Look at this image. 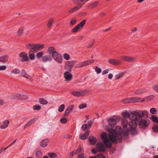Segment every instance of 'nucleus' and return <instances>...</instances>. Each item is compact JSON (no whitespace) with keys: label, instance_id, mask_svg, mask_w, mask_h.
Returning <instances> with one entry per match:
<instances>
[{"label":"nucleus","instance_id":"0e129e2a","mask_svg":"<svg viewBox=\"0 0 158 158\" xmlns=\"http://www.w3.org/2000/svg\"><path fill=\"white\" fill-rule=\"evenodd\" d=\"M127 56H122L121 57V59L123 60L127 61Z\"/></svg>","mask_w":158,"mask_h":158},{"label":"nucleus","instance_id":"58836bf2","mask_svg":"<svg viewBox=\"0 0 158 158\" xmlns=\"http://www.w3.org/2000/svg\"><path fill=\"white\" fill-rule=\"evenodd\" d=\"M43 54L44 52H40L37 53L36 56L38 58H40L42 57Z\"/></svg>","mask_w":158,"mask_h":158},{"label":"nucleus","instance_id":"9b49d317","mask_svg":"<svg viewBox=\"0 0 158 158\" xmlns=\"http://www.w3.org/2000/svg\"><path fill=\"white\" fill-rule=\"evenodd\" d=\"M108 62L110 64L115 65H120L122 63L120 60L116 59H110L108 60Z\"/></svg>","mask_w":158,"mask_h":158},{"label":"nucleus","instance_id":"37998d69","mask_svg":"<svg viewBox=\"0 0 158 158\" xmlns=\"http://www.w3.org/2000/svg\"><path fill=\"white\" fill-rule=\"evenodd\" d=\"M64 58L67 60H68L70 59V56L68 53H64L63 55Z\"/></svg>","mask_w":158,"mask_h":158},{"label":"nucleus","instance_id":"a19ab883","mask_svg":"<svg viewBox=\"0 0 158 158\" xmlns=\"http://www.w3.org/2000/svg\"><path fill=\"white\" fill-rule=\"evenodd\" d=\"M33 109L34 110H40L41 109V106L37 104L33 106Z\"/></svg>","mask_w":158,"mask_h":158},{"label":"nucleus","instance_id":"13d9d810","mask_svg":"<svg viewBox=\"0 0 158 158\" xmlns=\"http://www.w3.org/2000/svg\"><path fill=\"white\" fill-rule=\"evenodd\" d=\"M96 157V158H105V156L101 153H99Z\"/></svg>","mask_w":158,"mask_h":158},{"label":"nucleus","instance_id":"2f4dec72","mask_svg":"<svg viewBox=\"0 0 158 158\" xmlns=\"http://www.w3.org/2000/svg\"><path fill=\"white\" fill-rule=\"evenodd\" d=\"M86 2L85 0H79L78 5L77 6L80 7V8H81L83 6Z\"/></svg>","mask_w":158,"mask_h":158},{"label":"nucleus","instance_id":"79ce46f5","mask_svg":"<svg viewBox=\"0 0 158 158\" xmlns=\"http://www.w3.org/2000/svg\"><path fill=\"white\" fill-rule=\"evenodd\" d=\"M86 20L84 19L78 25L80 28L84 26L86 22Z\"/></svg>","mask_w":158,"mask_h":158},{"label":"nucleus","instance_id":"ea45409f","mask_svg":"<svg viewBox=\"0 0 158 158\" xmlns=\"http://www.w3.org/2000/svg\"><path fill=\"white\" fill-rule=\"evenodd\" d=\"M53 21V19L52 18L50 19L47 23V27L48 28L52 26Z\"/></svg>","mask_w":158,"mask_h":158},{"label":"nucleus","instance_id":"e2e57ef3","mask_svg":"<svg viewBox=\"0 0 158 158\" xmlns=\"http://www.w3.org/2000/svg\"><path fill=\"white\" fill-rule=\"evenodd\" d=\"M109 71V69H107L106 70H104L102 72V74L103 75H104L105 74H106Z\"/></svg>","mask_w":158,"mask_h":158},{"label":"nucleus","instance_id":"a211bd4d","mask_svg":"<svg viewBox=\"0 0 158 158\" xmlns=\"http://www.w3.org/2000/svg\"><path fill=\"white\" fill-rule=\"evenodd\" d=\"M47 50L49 54H52V56L57 52L54 47L52 46L48 47Z\"/></svg>","mask_w":158,"mask_h":158},{"label":"nucleus","instance_id":"7ed1b4c3","mask_svg":"<svg viewBox=\"0 0 158 158\" xmlns=\"http://www.w3.org/2000/svg\"><path fill=\"white\" fill-rule=\"evenodd\" d=\"M94 62V60H90L86 61H83L81 62H78L75 66V68L76 69L80 68L81 67H84L91 64Z\"/></svg>","mask_w":158,"mask_h":158},{"label":"nucleus","instance_id":"4be33fe9","mask_svg":"<svg viewBox=\"0 0 158 158\" xmlns=\"http://www.w3.org/2000/svg\"><path fill=\"white\" fill-rule=\"evenodd\" d=\"M74 107L73 105H69L67 108L65 112V115L68 114L70 112L72 111Z\"/></svg>","mask_w":158,"mask_h":158},{"label":"nucleus","instance_id":"6e6552de","mask_svg":"<svg viewBox=\"0 0 158 158\" xmlns=\"http://www.w3.org/2000/svg\"><path fill=\"white\" fill-rule=\"evenodd\" d=\"M139 99L138 97L127 98L123 99L122 101L125 104L136 103L139 102V101H138Z\"/></svg>","mask_w":158,"mask_h":158},{"label":"nucleus","instance_id":"20e7f679","mask_svg":"<svg viewBox=\"0 0 158 158\" xmlns=\"http://www.w3.org/2000/svg\"><path fill=\"white\" fill-rule=\"evenodd\" d=\"M129 125L130 127V131L131 134L133 135H137L138 131L136 129L137 126V123L135 122H130Z\"/></svg>","mask_w":158,"mask_h":158},{"label":"nucleus","instance_id":"c85d7f7f","mask_svg":"<svg viewBox=\"0 0 158 158\" xmlns=\"http://www.w3.org/2000/svg\"><path fill=\"white\" fill-rule=\"evenodd\" d=\"M139 112L142 115V118L143 117H148V112L146 110H140Z\"/></svg>","mask_w":158,"mask_h":158},{"label":"nucleus","instance_id":"c9c22d12","mask_svg":"<svg viewBox=\"0 0 158 158\" xmlns=\"http://www.w3.org/2000/svg\"><path fill=\"white\" fill-rule=\"evenodd\" d=\"M20 72V70L19 69H12L11 73L12 74H19Z\"/></svg>","mask_w":158,"mask_h":158},{"label":"nucleus","instance_id":"09e8293b","mask_svg":"<svg viewBox=\"0 0 158 158\" xmlns=\"http://www.w3.org/2000/svg\"><path fill=\"white\" fill-rule=\"evenodd\" d=\"M37 119V118H33L32 119H31L30 121L28 122L30 124V125H31V124H33Z\"/></svg>","mask_w":158,"mask_h":158},{"label":"nucleus","instance_id":"423d86ee","mask_svg":"<svg viewBox=\"0 0 158 158\" xmlns=\"http://www.w3.org/2000/svg\"><path fill=\"white\" fill-rule=\"evenodd\" d=\"M120 117L118 116H115L113 118H109L107 119L108 124L110 126L113 127L117 123V121L120 119Z\"/></svg>","mask_w":158,"mask_h":158},{"label":"nucleus","instance_id":"7c9ffc66","mask_svg":"<svg viewBox=\"0 0 158 158\" xmlns=\"http://www.w3.org/2000/svg\"><path fill=\"white\" fill-rule=\"evenodd\" d=\"M135 58L133 56H127L126 61L130 62H134Z\"/></svg>","mask_w":158,"mask_h":158},{"label":"nucleus","instance_id":"2eb2a0df","mask_svg":"<svg viewBox=\"0 0 158 158\" xmlns=\"http://www.w3.org/2000/svg\"><path fill=\"white\" fill-rule=\"evenodd\" d=\"M9 124V121L8 120H4L0 125V128L2 129H5L6 128Z\"/></svg>","mask_w":158,"mask_h":158},{"label":"nucleus","instance_id":"69168bd1","mask_svg":"<svg viewBox=\"0 0 158 158\" xmlns=\"http://www.w3.org/2000/svg\"><path fill=\"white\" fill-rule=\"evenodd\" d=\"M27 74L26 72L24 70H22L21 72V75L23 77Z\"/></svg>","mask_w":158,"mask_h":158},{"label":"nucleus","instance_id":"dca6fc26","mask_svg":"<svg viewBox=\"0 0 158 158\" xmlns=\"http://www.w3.org/2000/svg\"><path fill=\"white\" fill-rule=\"evenodd\" d=\"M97 150L98 151H103L104 150V148L103 144L102 142H99L96 145Z\"/></svg>","mask_w":158,"mask_h":158},{"label":"nucleus","instance_id":"de8ad7c7","mask_svg":"<svg viewBox=\"0 0 158 158\" xmlns=\"http://www.w3.org/2000/svg\"><path fill=\"white\" fill-rule=\"evenodd\" d=\"M79 29H80V27L77 25L76 27H75L73 28L72 30V31L73 32H76L79 30Z\"/></svg>","mask_w":158,"mask_h":158},{"label":"nucleus","instance_id":"f03ea898","mask_svg":"<svg viewBox=\"0 0 158 158\" xmlns=\"http://www.w3.org/2000/svg\"><path fill=\"white\" fill-rule=\"evenodd\" d=\"M131 114L133 115L130 117V119L131 120V122H134L137 123V122L141 119L142 115L138 111H134L132 112Z\"/></svg>","mask_w":158,"mask_h":158},{"label":"nucleus","instance_id":"c756f323","mask_svg":"<svg viewBox=\"0 0 158 158\" xmlns=\"http://www.w3.org/2000/svg\"><path fill=\"white\" fill-rule=\"evenodd\" d=\"M81 147H79L77 150L73 151L70 153V155L72 156L74 154H77L79 153L81 151Z\"/></svg>","mask_w":158,"mask_h":158},{"label":"nucleus","instance_id":"412c9836","mask_svg":"<svg viewBox=\"0 0 158 158\" xmlns=\"http://www.w3.org/2000/svg\"><path fill=\"white\" fill-rule=\"evenodd\" d=\"M98 4V2L96 1L89 4L87 6V7L89 9H93L97 7Z\"/></svg>","mask_w":158,"mask_h":158},{"label":"nucleus","instance_id":"774afa93","mask_svg":"<svg viewBox=\"0 0 158 158\" xmlns=\"http://www.w3.org/2000/svg\"><path fill=\"white\" fill-rule=\"evenodd\" d=\"M84 154L83 153H81L78 155L77 158H84Z\"/></svg>","mask_w":158,"mask_h":158},{"label":"nucleus","instance_id":"0eeeda50","mask_svg":"<svg viewBox=\"0 0 158 158\" xmlns=\"http://www.w3.org/2000/svg\"><path fill=\"white\" fill-rule=\"evenodd\" d=\"M88 92V90H84L80 91H73L71 92V94L75 97H81L85 96Z\"/></svg>","mask_w":158,"mask_h":158},{"label":"nucleus","instance_id":"f704fd0d","mask_svg":"<svg viewBox=\"0 0 158 158\" xmlns=\"http://www.w3.org/2000/svg\"><path fill=\"white\" fill-rule=\"evenodd\" d=\"M153 122L155 123L158 122V118L154 116H152L149 118Z\"/></svg>","mask_w":158,"mask_h":158},{"label":"nucleus","instance_id":"a878e982","mask_svg":"<svg viewBox=\"0 0 158 158\" xmlns=\"http://www.w3.org/2000/svg\"><path fill=\"white\" fill-rule=\"evenodd\" d=\"M146 90L144 89H141L135 90L134 93L136 94H142L143 93L146 92Z\"/></svg>","mask_w":158,"mask_h":158},{"label":"nucleus","instance_id":"5fc2aeb1","mask_svg":"<svg viewBox=\"0 0 158 158\" xmlns=\"http://www.w3.org/2000/svg\"><path fill=\"white\" fill-rule=\"evenodd\" d=\"M125 73V72H123L120 73L119 74L117 75V78L118 79L124 75Z\"/></svg>","mask_w":158,"mask_h":158},{"label":"nucleus","instance_id":"6e6d98bb","mask_svg":"<svg viewBox=\"0 0 158 158\" xmlns=\"http://www.w3.org/2000/svg\"><path fill=\"white\" fill-rule=\"evenodd\" d=\"M6 69V66L5 65L0 66V71H3L5 70Z\"/></svg>","mask_w":158,"mask_h":158},{"label":"nucleus","instance_id":"3c124183","mask_svg":"<svg viewBox=\"0 0 158 158\" xmlns=\"http://www.w3.org/2000/svg\"><path fill=\"white\" fill-rule=\"evenodd\" d=\"M24 77L28 79L31 81H33L32 78L31 76L29 75L27 73L24 76Z\"/></svg>","mask_w":158,"mask_h":158},{"label":"nucleus","instance_id":"e433bc0d","mask_svg":"<svg viewBox=\"0 0 158 158\" xmlns=\"http://www.w3.org/2000/svg\"><path fill=\"white\" fill-rule=\"evenodd\" d=\"M39 101L40 104L43 105H46L48 103V101L43 98L40 99Z\"/></svg>","mask_w":158,"mask_h":158},{"label":"nucleus","instance_id":"052dcab7","mask_svg":"<svg viewBox=\"0 0 158 158\" xmlns=\"http://www.w3.org/2000/svg\"><path fill=\"white\" fill-rule=\"evenodd\" d=\"M87 124L83 125L81 128L82 130L84 131H85L87 128Z\"/></svg>","mask_w":158,"mask_h":158},{"label":"nucleus","instance_id":"9d476101","mask_svg":"<svg viewBox=\"0 0 158 158\" xmlns=\"http://www.w3.org/2000/svg\"><path fill=\"white\" fill-rule=\"evenodd\" d=\"M149 123L144 119H141L139 122V125L141 128L144 129L149 125Z\"/></svg>","mask_w":158,"mask_h":158},{"label":"nucleus","instance_id":"bb28decb","mask_svg":"<svg viewBox=\"0 0 158 158\" xmlns=\"http://www.w3.org/2000/svg\"><path fill=\"white\" fill-rule=\"evenodd\" d=\"M80 8V7L79 6H76L75 7H73V8H71L68 11V13L69 14H71L74 11H77V10H79Z\"/></svg>","mask_w":158,"mask_h":158},{"label":"nucleus","instance_id":"8fccbe9b","mask_svg":"<svg viewBox=\"0 0 158 158\" xmlns=\"http://www.w3.org/2000/svg\"><path fill=\"white\" fill-rule=\"evenodd\" d=\"M48 155L52 158H55L56 156V155L55 153L52 152L48 153Z\"/></svg>","mask_w":158,"mask_h":158},{"label":"nucleus","instance_id":"cd10ccee","mask_svg":"<svg viewBox=\"0 0 158 158\" xmlns=\"http://www.w3.org/2000/svg\"><path fill=\"white\" fill-rule=\"evenodd\" d=\"M48 142V139L43 140L40 143V146L43 147H45L47 146V144Z\"/></svg>","mask_w":158,"mask_h":158},{"label":"nucleus","instance_id":"49530a36","mask_svg":"<svg viewBox=\"0 0 158 158\" xmlns=\"http://www.w3.org/2000/svg\"><path fill=\"white\" fill-rule=\"evenodd\" d=\"M150 113L152 114H156L157 111L155 108H152L150 110Z\"/></svg>","mask_w":158,"mask_h":158},{"label":"nucleus","instance_id":"680f3d73","mask_svg":"<svg viewBox=\"0 0 158 158\" xmlns=\"http://www.w3.org/2000/svg\"><path fill=\"white\" fill-rule=\"evenodd\" d=\"M86 107V105L85 104H81L79 106V108L82 109Z\"/></svg>","mask_w":158,"mask_h":158},{"label":"nucleus","instance_id":"864d4df0","mask_svg":"<svg viewBox=\"0 0 158 158\" xmlns=\"http://www.w3.org/2000/svg\"><path fill=\"white\" fill-rule=\"evenodd\" d=\"M23 29L22 28H20L19 29L18 31V35L19 36H20L23 33Z\"/></svg>","mask_w":158,"mask_h":158},{"label":"nucleus","instance_id":"5701e85b","mask_svg":"<svg viewBox=\"0 0 158 158\" xmlns=\"http://www.w3.org/2000/svg\"><path fill=\"white\" fill-rule=\"evenodd\" d=\"M8 60V56L7 55H4L0 56V62L3 63L7 62Z\"/></svg>","mask_w":158,"mask_h":158},{"label":"nucleus","instance_id":"473e14b6","mask_svg":"<svg viewBox=\"0 0 158 158\" xmlns=\"http://www.w3.org/2000/svg\"><path fill=\"white\" fill-rule=\"evenodd\" d=\"M29 57L31 60H33L35 59V55L34 53H32L31 50L29 52Z\"/></svg>","mask_w":158,"mask_h":158},{"label":"nucleus","instance_id":"bf43d9fd","mask_svg":"<svg viewBox=\"0 0 158 158\" xmlns=\"http://www.w3.org/2000/svg\"><path fill=\"white\" fill-rule=\"evenodd\" d=\"M152 88L156 91L158 92V85H155L152 87Z\"/></svg>","mask_w":158,"mask_h":158},{"label":"nucleus","instance_id":"603ef678","mask_svg":"<svg viewBox=\"0 0 158 158\" xmlns=\"http://www.w3.org/2000/svg\"><path fill=\"white\" fill-rule=\"evenodd\" d=\"M60 122L63 124H65L67 122V119L65 118H63L60 119Z\"/></svg>","mask_w":158,"mask_h":158},{"label":"nucleus","instance_id":"f8f14e48","mask_svg":"<svg viewBox=\"0 0 158 158\" xmlns=\"http://www.w3.org/2000/svg\"><path fill=\"white\" fill-rule=\"evenodd\" d=\"M64 76L65 80L66 81H70L73 77L72 75L68 71L64 72Z\"/></svg>","mask_w":158,"mask_h":158},{"label":"nucleus","instance_id":"f3484780","mask_svg":"<svg viewBox=\"0 0 158 158\" xmlns=\"http://www.w3.org/2000/svg\"><path fill=\"white\" fill-rule=\"evenodd\" d=\"M154 98V97L153 95H151L149 96H148L147 97L144 98H138L139 99H138V101H139V102H143L145 100H150L152 99H153Z\"/></svg>","mask_w":158,"mask_h":158},{"label":"nucleus","instance_id":"338daca9","mask_svg":"<svg viewBox=\"0 0 158 158\" xmlns=\"http://www.w3.org/2000/svg\"><path fill=\"white\" fill-rule=\"evenodd\" d=\"M94 41L92 42L88 46V47L89 48H90L92 47L94 44Z\"/></svg>","mask_w":158,"mask_h":158},{"label":"nucleus","instance_id":"4c0bfd02","mask_svg":"<svg viewBox=\"0 0 158 158\" xmlns=\"http://www.w3.org/2000/svg\"><path fill=\"white\" fill-rule=\"evenodd\" d=\"M65 108V106L64 104L61 105L58 109V111L60 112H63Z\"/></svg>","mask_w":158,"mask_h":158},{"label":"nucleus","instance_id":"ddd939ff","mask_svg":"<svg viewBox=\"0 0 158 158\" xmlns=\"http://www.w3.org/2000/svg\"><path fill=\"white\" fill-rule=\"evenodd\" d=\"M52 60V56L49 55H46L42 58V60L44 63H46L48 61L51 62Z\"/></svg>","mask_w":158,"mask_h":158},{"label":"nucleus","instance_id":"393cba45","mask_svg":"<svg viewBox=\"0 0 158 158\" xmlns=\"http://www.w3.org/2000/svg\"><path fill=\"white\" fill-rule=\"evenodd\" d=\"M44 47V45L43 44H35V51L41 50Z\"/></svg>","mask_w":158,"mask_h":158},{"label":"nucleus","instance_id":"c03bdc74","mask_svg":"<svg viewBox=\"0 0 158 158\" xmlns=\"http://www.w3.org/2000/svg\"><path fill=\"white\" fill-rule=\"evenodd\" d=\"M152 129L155 132H158V125H153L152 127Z\"/></svg>","mask_w":158,"mask_h":158},{"label":"nucleus","instance_id":"4468645a","mask_svg":"<svg viewBox=\"0 0 158 158\" xmlns=\"http://www.w3.org/2000/svg\"><path fill=\"white\" fill-rule=\"evenodd\" d=\"M19 56L22 58V60L23 61H27L28 60L27 54L25 52H21L19 54Z\"/></svg>","mask_w":158,"mask_h":158},{"label":"nucleus","instance_id":"4d7b16f0","mask_svg":"<svg viewBox=\"0 0 158 158\" xmlns=\"http://www.w3.org/2000/svg\"><path fill=\"white\" fill-rule=\"evenodd\" d=\"M76 19H73L71 20L70 22V24L72 25H73L76 23Z\"/></svg>","mask_w":158,"mask_h":158},{"label":"nucleus","instance_id":"f257e3e1","mask_svg":"<svg viewBox=\"0 0 158 158\" xmlns=\"http://www.w3.org/2000/svg\"><path fill=\"white\" fill-rule=\"evenodd\" d=\"M128 124V121L127 119H124L122 120V124L124 131H123L121 127L119 126H117L115 130L112 128H110L108 131L109 139L108 138L107 133L105 132L101 134V137L106 147L110 148L112 146V142L116 143L118 140H121L122 138V133H123L125 135H128L129 130L127 127Z\"/></svg>","mask_w":158,"mask_h":158},{"label":"nucleus","instance_id":"b1692460","mask_svg":"<svg viewBox=\"0 0 158 158\" xmlns=\"http://www.w3.org/2000/svg\"><path fill=\"white\" fill-rule=\"evenodd\" d=\"M89 139L90 143L93 145L95 144L97 141L95 138L92 136L89 137Z\"/></svg>","mask_w":158,"mask_h":158},{"label":"nucleus","instance_id":"1a4fd4ad","mask_svg":"<svg viewBox=\"0 0 158 158\" xmlns=\"http://www.w3.org/2000/svg\"><path fill=\"white\" fill-rule=\"evenodd\" d=\"M52 57L58 63L60 64L62 63L63 60L62 56L57 52L52 56Z\"/></svg>","mask_w":158,"mask_h":158},{"label":"nucleus","instance_id":"a18cd8bd","mask_svg":"<svg viewBox=\"0 0 158 158\" xmlns=\"http://www.w3.org/2000/svg\"><path fill=\"white\" fill-rule=\"evenodd\" d=\"M95 70L97 74L100 73L102 72V69L98 66H96L95 69Z\"/></svg>","mask_w":158,"mask_h":158},{"label":"nucleus","instance_id":"6ab92c4d","mask_svg":"<svg viewBox=\"0 0 158 158\" xmlns=\"http://www.w3.org/2000/svg\"><path fill=\"white\" fill-rule=\"evenodd\" d=\"M90 132L89 131H88L86 132L85 134H81L80 135V139L82 140H85L86 139L89 134Z\"/></svg>","mask_w":158,"mask_h":158},{"label":"nucleus","instance_id":"39448f33","mask_svg":"<svg viewBox=\"0 0 158 158\" xmlns=\"http://www.w3.org/2000/svg\"><path fill=\"white\" fill-rule=\"evenodd\" d=\"M76 62L75 60H72L66 62L64 69L69 72H71Z\"/></svg>","mask_w":158,"mask_h":158},{"label":"nucleus","instance_id":"72a5a7b5","mask_svg":"<svg viewBox=\"0 0 158 158\" xmlns=\"http://www.w3.org/2000/svg\"><path fill=\"white\" fill-rule=\"evenodd\" d=\"M122 116L124 118H129L130 116V114L128 112H125L122 113Z\"/></svg>","mask_w":158,"mask_h":158},{"label":"nucleus","instance_id":"aec40b11","mask_svg":"<svg viewBox=\"0 0 158 158\" xmlns=\"http://www.w3.org/2000/svg\"><path fill=\"white\" fill-rule=\"evenodd\" d=\"M26 47L33 51H35V44H28L26 45Z\"/></svg>","mask_w":158,"mask_h":158}]
</instances>
